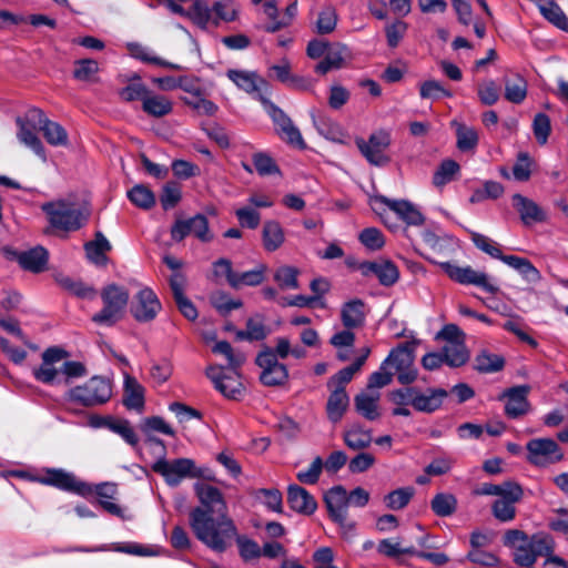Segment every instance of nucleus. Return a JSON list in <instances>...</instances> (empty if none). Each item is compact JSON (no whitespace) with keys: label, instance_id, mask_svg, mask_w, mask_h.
Wrapping results in <instances>:
<instances>
[{"label":"nucleus","instance_id":"1","mask_svg":"<svg viewBox=\"0 0 568 568\" xmlns=\"http://www.w3.org/2000/svg\"><path fill=\"white\" fill-rule=\"evenodd\" d=\"M504 545L513 550L514 561L521 567H531L538 558L546 565L567 568V562L554 554L555 540L550 535L538 532L529 536L519 529H509L504 535Z\"/></svg>","mask_w":568,"mask_h":568},{"label":"nucleus","instance_id":"2","mask_svg":"<svg viewBox=\"0 0 568 568\" xmlns=\"http://www.w3.org/2000/svg\"><path fill=\"white\" fill-rule=\"evenodd\" d=\"M190 526L200 541L217 552L225 551L236 536L227 513L210 514L207 509L194 508L190 513Z\"/></svg>","mask_w":568,"mask_h":568},{"label":"nucleus","instance_id":"3","mask_svg":"<svg viewBox=\"0 0 568 568\" xmlns=\"http://www.w3.org/2000/svg\"><path fill=\"white\" fill-rule=\"evenodd\" d=\"M41 210L52 227L67 232L79 230L90 216V210L87 206L79 205L71 199L45 202L41 205Z\"/></svg>","mask_w":568,"mask_h":568},{"label":"nucleus","instance_id":"4","mask_svg":"<svg viewBox=\"0 0 568 568\" xmlns=\"http://www.w3.org/2000/svg\"><path fill=\"white\" fill-rule=\"evenodd\" d=\"M112 397V383L109 378L93 376L82 385L72 387L67 399L85 407L100 406Z\"/></svg>","mask_w":568,"mask_h":568},{"label":"nucleus","instance_id":"5","mask_svg":"<svg viewBox=\"0 0 568 568\" xmlns=\"http://www.w3.org/2000/svg\"><path fill=\"white\" fill-rule=\"evenodd\" d=\"M417 341L406 342L393 348L382 363V369L393 367L397 375L398 383L409 385L417 378L415 367V349Z\"/></svg>","mask_w":568,"mask_h":568},{"label":"nucleus","instance_id":"6","mask_svg":"<svg viewBox=\"0 0 568 568\" xmlns=\"http://www.w3.org/2000/svg\"><path fill=\"white\" fill-rule=\"evenodd\" d=\"M103 307L92 316V321L99 325L112 326L124 314L129 302V292L119 285L111 284L101 292Z\"/></svg>","mask_w":568,"mask_h":568},{"label":"nucleus","instance_id":"7","mask_svg":"<svg viewBox=\"0 0 568 568\" xmlns=\"http://www.w3.org/2000/svg\"><path fill=\"white\" fill-rule=\"evenodd\" d=\"M375 212L387 222L386 211H390L403 221L407 226H420L425 222V217L419 209L407 200H393L384 195H376L372 199Z\"/></svg>","mask_w":568,"mask_h":568},{"label":"nucleus","instance_id":"8","mask_svg":"<svg viewBox=\"0 0 568 568\" xmlns=\"http://www.w3.org/2000/svg\"><path fill=\"white\" fill-rule=\"evenodd\" d=\"M260 102L262 103L265 112L272 119L277 135L284 142L294 148L301 150L305 149L306 143L301 134V131L293 123L291 118L282 109H280L264 95H260Z\"/></svg>","mask_w":568,"mask_h":568},{"label":"nucleus","instance_id":"9","mask_svg":"<svg viewBox=\"0 0 568 568\" xmlns=\"http://www.w3.org/2000/svg\"><path fill=\"white\" fill-rule=\"evenodd\" d=\"M152 470L161 475L169 486L175 487L185 478H200L203 470L196 468L194 462L190 458H176L168 460L165 458L158 459L152 465Z\"/></svg>","mask_w":568,"mask_h":568},{"label":"nucleus","instance_id":"10","mask_svg":"<svg viewBox=\"0 0 568 568\" xmlns=\"http://www.w3.org/2000/svg\"><path fill=\"white\" fill-rule=\"evenodd\" d=\"M256 365L260 367V381L264 386H283L288 381V369L285 364L280 363L273 348L265 347L256 358Z\"/></svg>","mask_w":568,"mask_h":568},{"label":"nucleus","instance_id":"11","mask_svg":"<svg viewBox=\"0 0 568 568\" xmlns=\"http://www.w3.org/2000/svg\"><path fill=\"white\" fill-rule=\"evenodd\" d=\"M428 260L438 264L453 281L459 284L475 285L493 294L498 292V286L493 284L484 272L476 271L470 266L462 267L449 262H438L433 257H428Z\"/></svg>","mask_w":568,"mask_h":568},{"label":"nucleus","instance_id":"12","mask_svg":"<svg viewBox=\"0 0 568 568\" xmlns=\"http://www.w3.org/2000/svg\"><path fill=\"white\" fill-rule=\"evenodd\" d=\"M39 483L81 497H89L93 491L90 484L78 479L74 474L61 468L45 469L43 476L39 478Z\"/></svg>","mask_w":568,"mask_h":568},{"label":"nucleus","instance_id":"13","mask_svg":"<svg viewBox=\"0 0 568 568\" xmlns=\"http://www.w3.org/2000/svg\"><path fill=\"white\" fill-rule=\"evenodd\" d=\"M206 376L226 398L237 400L243 396L245 388L240 379L237 369L226 372L223 366L210 365L206 368Z\"/></svg>","mask_w":568,"mask_h":568},{"label":"nucleus","instance_id":"14","mask_svg":"<svg viewBox=\"0 0 568 568\" xmlns=\"http://www.w3.org/2000/svg\"><path fill=\"white\" fill-rule=\"evenodd\" d=\"M527 459L532 465L545 467L562 459L559 445L551 438H534L526 445Z\"/></svg>","mask_w":568,"mask_h":568},{"label":"nucleus","instance_id":"15","mask_svg":"<svg viewBox=\"0 0 568 568\" xmlns=\"http://www.w3.org/2000/svg\"><path fill=\"white\" fill-rule=\"evenodd\" d=\"M390 144V136L385 131H378L369 135L368 140L357 139L356 145L363 156L373 165L384 166L389 162L386 150Z\"/></svg>","mask_w":568,"mask_h":568},{"label":"nucleus","instance_id":"16","mask_svg":"<svg viewBox=\"0 0 568 568\" xmlns=\"http://www.w3.org/2000/svg\"><path fill=\"white\" fill-rule=\"evenodd\" d=\"M29 116L38 130L42 132L45 141L52 146H67L69 135L67 130L58 122L51 121L41 109L32 108Z\"/></svg>","mask_w":568,"mask_h":568},{"label":"nucleus","instance_id":"17","mask_svg":"<svg viewBox=\"0 0 568 568\" xmlns=\"http://www.w3.org/2000/svg\"><path fill=\"white\" fill-rule=\"evenodd\" d=\"M161 310V303L155 293L144 287L134 296L131 304V314L138 322L153 321Z\"/></svg>","mask_w":568,"mask_h":568},{"label":"nucleus","instance_id":"18","mask_svg":"<svg viewBox=\"0 0 568 568\" xmlns=\"http://www.w3.org/2000/svg\"><path fill=\"white\" fill-rule=\"evenodd\" d=\"M523 496L524 490L519 484L509 486L508 490L494 501L491 506L494 517L503 523L511 521L516 517L515 505L521 500Z\"/></svg>","mask_w":568,"mask_h":568},{"label":"nucleus","instance_id":"19","mask_svg":"<svg viewBox=\"0 0 568 568\" xmlns=\"http://www.w3.org/2000/svg\"><path fill=\"white\" fill-rule=\"evenodd\" d=\"M359 270L364 276L377 277L384 286H392L399 278L397 266L388 260L362 263Z\"/></svg>","mask_w":568,"mask_h":568},{"label":"nucleus","instance_id":"20","mask_svg":"<svg viewBox=\"0 0 568 568\" xmlns=\"http://www.w3.org/2000/svg\"><path fill=\"white\" fill-rule=\"evenodd\" d=\"M529 386L521 385L511 387L503 393L500 398L506 399L505 414L509 418H518L529 410L528 393Z\"/></svg>","mask_w":568,"mask_h":568},{"label":"nucleus","instance_id":"21","mask_svg":"<svg viewBox=\"0 0 568 568\" xmlns=\"http://www.w3.org/2000/svg\"><path fill=\"white\" fill-rule=\"evenodd\" d=\"M352 59L349 48L341 42L331 43L324 59L315 67V71L325 74L333 69L343 68Z\"/></svg>","mask_w":568,"mask_h":568},{"label":"nucleus","instance_id":"22","mask_svg":"<svg viewBox=\"0 0 568 568\" xmlns=\"http://www.w3.org/2000/svg\"><path fill=\"white\" fill-rule=\"evenodd\" d=\"M194 490L201 503V506L197 508L207 509L210 514L226 513V504L222 493L216 487L204 483H196Z\"/></svg>","mask_w":568,"mask_h":568},{"label":"nucleus","instance_id":"23","mask_svg":"<svg viewBox=\"0 0 568 568\" xmlns=\"http://www.w3.org/2000/svg\"><path fill=\"white\" fill-rule=\"evenodd\" d=\"M226 75L240 90L254 94L260 101V95H263L261 92L262 87L266 82L256 72L230 69Z\"/></svg>","mask_w":568,"mask_h":568},{"label":"nucleus","instance_id":"24","mask_svg":"<svg viewBox=\"0 0 568 568\" xmlns=\"http://www.w3.org/2000/svg\"><path fill=\"white\" fill-rule=\"evenodd\" d=\"M513 206L520 215V220L525 225L540 223L546 221L545 211L531 199L516 193L511 197Z\"/></svg>","mask_w":568,"mask_h":568},{"label":"nucleus","instance_id":"25","mask_svg":"<svg viewBox=\"0 0 568 568\" xmlns=\"http://www.w3.org/2000/svg\"><path fill=\"white\" fill-rule=\"evenodd\" d=\"M448 393L444 388H427L425 392L416 390L414 409L420 413L432 414L438 410Z\"/></svg>","mask_w":568,"mask_h":568},{"label":"nucleus","instance_id":"26","mask_svg":"<svg viewBox=\"0 0 568 568\" xmlns=\"http://www.w3.org/2000/svg\"><path fill=\"white\" fill-rule=\"evenodd\" d=\"M123 404L128 409L141 413L144 408V387L128 373L123 374Z\"/></svg>","mask_w":568,"mask_h":568},{"label":"nucleus","instance_id":"27","mask_svg":"<svg viewBox=\"0 0 568 568\" xmlns=\"http://www.w3.org/2000/svg\"><path fill=\"white\" fill-rule=\"evenodd\" d=\"M287 503L294 511L305 515L313 514L317 508L315 498L298 485L288 486Z\"/></svg>","mask_w":568,"mask_h":568},{"label":"nucleus","instance_id":"28","mask_svg":"<svg viewBox=\"0 0 568 568\" xmlns=\"http://www.w3.org/2000/svg\"><path fill=\"white\" fill-rule=\"evenodd\" d=\"M366 317L365 303L359 298L351 300L341 308V321L345 328L355 329L364 325Z\"/></svg>","mask_w":568,"mask_h":568},{"label":"nucleus","instance_id":"29","mask_svg":"<svg viewBox=\"0 0 568 568\" xmlns=\"http://www.w3.org/2000/svg\"><path fill=\"white\" fill-rule=\"evenodd\" d=\"M92 494L94 493L98 496L99 504L105 511L116 517H123L122 508L112 501L118 494V487L115 484L102 483L94 487L92 486Z\"/></svg>","mask_w":568,"mask_h":568},{"label":"nucleus","instance_id":"30","mask_svg":"<svg viewBox=\"0 0 568 568\" xmlns=\"http://www.w3.org/2000/svg\"><path fill=\"white\" fill-rule=\"evenodd\" d=\"M285 242V232L280 222L267 220L262 229V244L266 252L277 251Z\"/></svg>","mask_w":568,"mask_h":568},{"label":"nucleus","instance_id":"31","mask_svg":"<svg viewBox=\"0 0 568 568\" xmlns=\"http://www.w3.org/2000/svg\"><path fill=\"white\" fill-rule=\"evenodd\" d=\"M48 251L42 246L33 247L18 255V262L22 268L40 273L45 270L48 263Z\"/></svg>","mask_w":568,"mask_h":568},{"label":"nucleus","instance_id":"32","mask_svg":"<svg viewBox=\"0 0 568 568\" xmlns=\"http://www.w3.org/2000/svg\"><path fill=\"white\" fill-rule=\"evenodd\" d=\"M87 257L95 265L104 266L108 262L106 253L111 251V244L101 233H95V239L84 244Z\"/></svg>","mask_w":568,"mask_h":568},{"label":"nucleus","instance_id":"33","mask_svg":"<svg viewBox=\"0 0 568 568\" xmlns=\"http://www.w3.org/2000/svg\"><path fill=\"white\" fill-rule=\"evenodd\" d=\"M349 404V397L343 387H336L328 396L326 404L327 417L337 423L342 419Z\"/></svg>","mask_w":568,"mask_h":568},{"label":"nucleus","instance_id":"34","mask_svg":"<svg viewBox=\"0 0 568 568\" xmlns=\"http://www.w3.org/2000/svg\"><path fill=\"white\" fill-rule=\"evenodd\" d=\"M379 393H361L358 394L355 399V408L359 415H362L364 418L368 420H376L379 418Z\"/></svg>","mask_w":568,"mask_h":568},{"label":"nucleus","instance_id":"35","mask_svg":"<svg viewBox=\"0 0 568 568\" xmlns=\"http://www.w3.org/2000/svg\"><path fill=\"white\" fill-rule=\"evenodd\" d=\"M503 262L509 267L517 271L523 278L531 284H535L540 281L541 275L540 272L532 265V263L525 257H520L517 255H507L503 257Z\"/></svg>","mask_w":568,"mask_h":568},{"label":"nucleus","instance_id":"36","mask_svg":"<svg viewBox=\"0 0 568 568\" xmlns=\"http://www.w3.org/2000/svg\"><path fill=\"white\" fill-rule=\"evenodd\" d=\"M440 352L445 364L454 368L464 366L470 357L466 343H445Z\"/></svg>","mask_w":568,"mask_h":568},{"label":"nucleus","instance_id":"37","mask_svg":"<svg viewBox=\"0 0 568 568\" xmlns=\"http://www.w3.org/2000/svg\"><path fill=\"white\" fill-rule=\"evenodd\" d=\"M345 445L352 450H363L368 448L373 442V435L369 429L359 425H353L344 432Z\"/></svg>","mask_w":568,"mask_h":568},{"label":"nucleus","instance_id":"38","mask_svg":"<svg viewBox=\"0 0 568 568\" xmlns=\"http://www.w3.org/2000/svg\"><path fill=\"white\" fill-rule=\"evenodd\" d=\"M424 243L432 250L434 254L448 256L455 250V241L452 236H439L436 233L426 230L422 234Z\"/></svg>","mask_w":568,"mask_h":568},{"label":"nucleus","instance_id":"39","mask_svg":"<svg viewBox=\"0 0 568 568\" xmlns=\"http://www.w3.org/2000/svg\"><path fill=\"white\" fill-rule=\"evenodd\" d=\"M128 49L133 58L141 60L142 62L156 64L166 69H180L178 64L158 57L153 50L140 43H129Z\"/></svg>","mask_w":568,"mask_h":568},{"label":"nucleus","instance_id":"40","mask_svg":"<svg viewBox=\"0 0 568 568\" xmlns=\"http://www.w3.org/2000/svg\"><path fill=\"white\" fill-rule=\"evenodd\" d=\"M142 109L149 115L161 118L172 112L173 104L170 99L149 92L143 99Z\"/></svg>","mask_w":568,"mask_h":568},{"label":"nucleus","instance_id":"41","mask_svg":"<svg viewBox=\"0 0 568 568\" xmlns=\"http://www.w3.org/2000/svg\"><path fill=\"white\" fill-rule=\"evenodd\" d=\"M505 99L511 103L520 104L527 97V81L519 74L505 79Z\"/></svg>","mask_w":568,"mask_h":568},{"label":"nucleus","instance_id":"42","mask_svg":"<svg viewBox=\"0 0 568 568\" xmlns=\"http://www.w3.org/2000/svg\"><path fill=\"white\" fill-rule=\"evenodd\" d=\"M540 13L557 28L568 31V18L554 0H546L539 6Z\"/></svg>","mask_w":568,"mask_h":568},{"label":"nucleus","instance_id":"43","mask_svg":"<svg viewBox=\"0 0 568 568\" xmlns=\"http://www.w3.org/2000/svg\"><path fill=\"white\" fill-rule=\"evenodd\" d=\"M213 24L219 26L221 21L232 22L236 20L239 7L233 0H219L212 6Z\"/></svg>","mask_w":568,"mask_h":568},{"label":"nucleus","instance_id":"44","mask_svg":"<svg viewBox=\"0 0 568 568\" xmlns=\"http://www.w3.org/2000/svg\"><path fill=\"white\" fill-rule=\"evenodd\" d=\"M212 352L215 354L223 355L227 361L226 372L239 369L245 362V355L241 352H235L231 344L226 341L217 342Z\"/></svg>","mask_w":568,"mask_h":568},{"label":"nucleus","instance_id":"45","mask_svg":"<svg viewBox=\"0 0 568 568\" xmlns=\"http://www.w3.org/2000/svg\"><path fill=\"white\" fill-rule=\"evenodd\" d=\"M338 14L336 9L328 4L325 6L317 16L315 22V32L318 34H329L337 26Z\"/></svg>","mask_w":568,"mask_h":568},{"label":"nucleus","instance_id":"46","mask_svg":"<svg viewBox=\"0 0 568 568\" xmlns=\"http://www.w3.org/2000/svg\"><path fill=\"white\" fill-rule=\"evenodd\" d=\"M505 361L497 354L481 351L475 357V369L480 373H495L503 369Z\"/></svg>","mask_w":568,"mask_h":568},{"label":"nucleus","instance_id":"47","mask_svg":"<svg viewBox=\"0 0 568 568\" xmlns=\"http://www.w3.org/2000/svg\"><path fill=\"white\" fill-rule=\"evenodd\" d=\"M452 125L456 128L457 148L460 151H469L476 148L478 134L474 128L458 123L457 121H453Z\"/></svg>","mask_w":568,"mask_h":568},{"label":"nucleus","instance_id":"48","mask_svg":"<svg viewBox=\"0 0 568 568\" xmlns=\"http://www.w3.org/2000/svg\"><path fill=\"white\" fill-rule=\"evenodd\" d=\"M129 200L138 207L149 210L155 204L154 193L143 184H136L128 191Z\"/></svg>","mask_w":568,"mask_h":568},{"label":"nucleus","instance_id":"49","mask_svg":"<svg viewBox=\"0 0 568 568\" xmlns=\"http://www.w3.org/2000/svg\"><path fill=\"white\" fill-rule=\"evenodd\" d=\"M415 494L413 487H402L388 493L384 497V503L388 509L399 510L405 508Z\"/></svg>","mask_w":568,"mask_h":568},{"label":"nucleus","instance_id":"50","mask_svg":"<svg viewBox=\"0 0 568 568\" xmlns=\"http://www.w3.org/2000/svg\"><path fill=\"white\" fill-rule=\"evenodd\" d=\"M187 17L202 29H206L210 23H213V10L202 0L194 1L187 11Z\"/></svg>","mask_w":568,"mask_h":568},{"label":"nucleus","instance_id":"51","mask_svg":"<svg viewBox=\"0 0 568 568\" xmlns=\"http://www.w3.org/2000/svg\"><path fill=\"white\" fill-rule=\"evenodd\" d=\"M265 266L261 265L254 270L244 273H236L232 276L231 286L233 288H241L243 286H256L264 281Z\"/></svg>","mask_w":568,"mask_h":568},{"label":"nucleus","instance_id":"52","mask_svg":"<svg viewBox=\"0 0 568 568\" xmlns=\"http://www.w3.org/2000/svg\"><path fill=\"white\" fill-rule=\"evenodd\" d=\"M430 506L437 516L448 517L455 513L457 499L452 494L439 493L432 499Z\"/></svg>","mask_w":568,"mask_h":568},{"label":"nucleus","instance_id":"53","mask_svg":"<svg viewBox=\"0 0 568 568\" xmlns=\"http://www.w3.org/2000/svg\"><path fill=\"white\" fill-rule=\"evenodd\" d=\"M460 166L454 160H444L433 175V183L440 187L452 182L459 172Z\"/></svg>","mask_w":568,"mask_h":568},{"label":"nucleus","instance_id":"54","mask_svg":"<svg viewBox=\"0 0 568 568\" xmlns=\"http://www.w3.org/2000/svg\"><path fill=\"white\" fill-rule=\"evenodd\" d=\"M106 427L118 434L130 446L135 447L138 445L139 437L129 420L112 419L106 423Z\"/></svg>","mask_w":568,"mask_h":568},{"label":"nucleus","instance_id":"55","mask_svg":"<svg viewBox=\"0 0 568 568\" xmlns=\"http://www.w3.org/2000/svg\"><path fill=\"white\" fill-rule=\"evenodd\" d=\"M470 239L474 245L483 251L484 253L488 254L489 256L494 258H498L503 261V257H506L507 255H504L498 246V244L489 239L488 236L477 233L475 231H470Z\"/></svg>","mask_w":568,"mask_h":568},{"label":"nucleus","instance_id":"56","mask_svg":"<svg viewBox=\"0 0 568 568\" xmlns=\"http://www.w3.org/2000/svg\"><path fill=\"white\" fill-rule=\"evenodd\" d=\"M298 270L293 266H281L274 274L275 282L282 290H296L298 287Z\"/></svg>","mask_w":568,"mask_h":568},{"label":"nucleus","instance_id":"57","mask_svg":"<svg viewBox=\"0 0 568 568\" xmlns=\"http://www.w3.org/2000/svg\"><path fill=\"white\" fill-rule=\"evenodd\" d=\"M358 241L371 251H379L385 245V237L377 227H366L358 234Z\"/></svg>","mask_w":568,"mask_h":568},{"label":"nucleus","instance_id":"58","mask_svg":"<svg viewBox=\"0 0 568 568\" xmlns=\"http://www.w3.org/2000/svg\"><path fill=\"white\" fill-rule=\"evenodd\" d=\"M185 104L191 106L194 111H196L199 114L202 115H214L219 106L211 100H207L203 97L202 91L199 93V95L194 97H185L182 99Z\"/></svg>","mask_w":568,"mask_h":568},{"label":"nucleus","instance_id":"59","mask_svg":"<svg viewBox=\"0 0 568 568\" xmlns=\"http://www.w3.org/2000/svg\"><path fill=\"white\" fill-rule=\"evenodd\" d=\"M132 80H135V82H132L125 88L121 89L119 95L123 101L126 102L136 100H141L143 102V99L149 93V90L143 83L140 82L141 79L138 74H134Z\"/></svg>","mask_w":568,"mask_h":568},{"label":"nucleus","instance_id":"60","mask_svg":"<svg viewBox=\"0 0 568 568\" xmlns=\"http://www.w3.org/2000/svg\"><path fill=\"white\" fill-rule=\"evenodd\" d=\"M58 282L61 287L75 296L82 298H92L94 296V290L81 281H75L69 276H61L58 278Z\"/></svg>","mask_w":568,"mask_h":568},{"label":"nucleus","instance_id":"61","mask_svg":"<svg viewBox=\"0 0 568 568\" xmlns=\"http://www.w3.org/2000/svg\"><path fill=\"white\" fill-rule=\"evenodd\" d=\"M479 101L485 105H493L499 100L500 89L494 80H485L477 87Z\"/></svg>","mask_w":568,"mask_h":568},{"label":"nucleus","instance_id":"62","mask_svg":"<svg viewBox=\"0 0 568 568\" xmlns=\"http://www.w3.org/2000/svg\"><path fill=\"white\" fill-rule=\"evenodd\" d=\"M532 159L526 152H520L513 166V176L516 181L526 182L531 176Z\"/></svg>","mask_w":568,"mask_h":568},{"label":"nucleus","instance_id":"63","mask_svg":"<svg viewBox=\"0 0 568 568\" xmlns=\"http://www.w3.org/2000/svg\"><path fill=\"white\" fill-rule=\"evenodd\" d=\"M252 161L256 172L262 176L280 174V168L275 161L264 152L254 153Z\"/></svg>","mask_w":568,"mask_h":568},{"label":"nucleus","instance_id":"64","mask_svg":"<svg viewBox=\"0 0 568 568\" xmlns=\"http://www.w3.org/2000/svg\"><path fill=\"white\" fill-rule=\"evenodd\" d=\"M99 72V63L93 59H81L74 62L73 77L79 81H91Z\"/></svg>","mask_w":568,"mask_h":568}]
</instances>
